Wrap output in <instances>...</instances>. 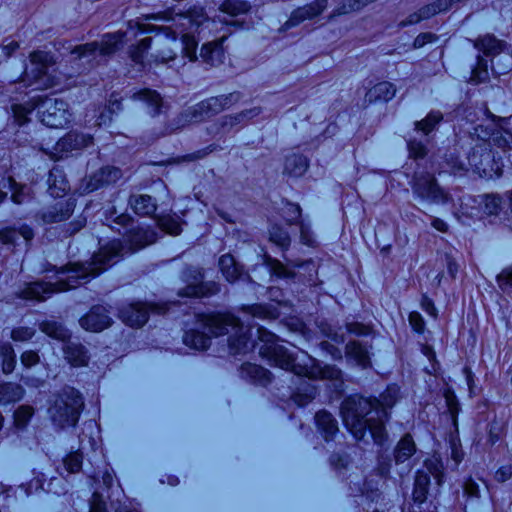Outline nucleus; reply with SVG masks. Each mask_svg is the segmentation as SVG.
Instances as JSON below:
<instances>
[{"instance_id":"24","label":"nucleus","mask_w":512,"mask_h":512,"mask_svg":"<svg viewBox=\"0 0 512 512\" xmlns=\"http://www.w3.org/2000/svg\"><path fill=\"white\" fill-rule=\"evenodd\" d=\"M64 354L72 366L82 367L88 363L87 352L81 344L68 343L64 348Z\"/></svg>"},{"instance_id":"26","label":"nucleus","mask_w":512,"mask_h":512,"mask_svg":"<svg viewBox=\"0 0 512 512\" xmlns=\"http://www.w3.org/2000/svg\"><path fill=\"white\" fill-rule=\"evenodd\" d=\"M220 270L229 282H234L242 275L241 268L236 264L234 257L230 254L221 256L219 260Z\"/></svg>"},{"instance_id":"25","label":"nucleus","mask_w":512,"mask_h":512,"mask_svg":"<svg viewBox=\"0 0 512 512\" xmlns=\"http://www.w3.org/2000/svg\"><path fill=\"white\" fill-rule=\"evenodd\" d=\"M307 168L308 162L303 155L291 154L285 159L284 172L291 176H302Z\"/></svg>"},{"instance_id":"2","label":"nucleus","mask_w":512,"mask_h":512,"mask_svg":"<svg viewBox=\"0 0 512 512\" xmlns=\"http://www.w3.org/2000/svg\"><path fill=\"white\" fill-rule=\"evenodd\" d=\"M199 321L202 328L208 330L211 336L230 334L228 344L233 354L244 353L250 347H254V344L250 343L248 330L241 325L239 319L230 313L201 315ZM257 335L258 342L255 346L258 347L259 354L266 357L275 366L309 379L340 380L341 371L335 366L321 367L315 358L305 352L294 357L285 347L278 344L275 334L262 327L257 329Z\"/></svg>"},{"instance_id":"51","label":"nucleus","mask_w":512,"mask_h":512,"mask_svg":"<svg viewBox=\"0 0 512 512\" xmlns=\"http://www.w3.org/2000/svg\"><path fill=\"white\" fill-rule=\"evenodd\" d=\"M20 359L22 365L26 368H31L38 364L40 361L38 353L31 350L23 352Z\"/></svg>"},{"instance_id":"12","label":"nucleus","mask_w":512,"mask_h":512,"mask_svg":"<svg viewBox=\"0 0 512 512\" xmlns=\"http://www.w3.org/2000/svg\"><path fill=\"white\" fill-rule=\"evenodd\" d=\"M121 177L122 172L119 168L105 166L82 181L79 188L80 193L87 194L93 192L94 190L117 182Z\"/></svg>"},{"instance_id":"13","label":"nucleus","mask_w":512,"mask_h":512,"mask_svg":"<svg viewBox=\"0 0 512 512\" xmlns=\"http://www.w3.org/2000/svg\"><path fill=\"white\" fill-rule=\"evenodd\" d=\"M202 278L203 276L199 269H189L188 272L185 273V281L188 284L181 295L189 297H203L213 295L219 291V287L215 282L203 283Z\"/></svg>"},{"instance_id":"28","label":"nucleus","mask_w":512,"mask_h":512,"mask_svg":"<svg viewBox=\"0 0 512 512\" xmlns=\"http://www.w3.org/2000/svg\"><path fill=\"white\" fill-rule=\"evenodd\" d=\"M346 357L348 361H353L356 365L363 368L370 363L367 350L357 342H350L346 346Z\"/></svg>"},{"instance_id":"16","label":"nucleus","mask_w":512,"mask_h":512,"mask_svg":"<svg viewBox=\"0 0 512 512\" xmlns=\"http://www.w3.org/2000/svg\"><path fill=\"white\" fill-rule=\"evenodd\" d=\"M74 206L72 199L59 200L43 210L41 219L47 224L64 221L71 216Z\"/></svg>"},{"instance_id":"40","label":"nucleus","mask_w":512,"mask_h":512,"mask_svg":"<svg viewBox=\"0 0 512 512\" xmlns=\"http://www.w3.org/2000/svg\"><path fill=\"white\" fill-rule=\"evenodd\" d=\"M0 355L3 358L2 370L5 374H9L15 367V354L10 344H4L0 348Z\"/></svg>"},{"instance_id":"60","label":"nucleus","mask_w":512,"mask_h":512,"mask_svg":"<svg viewBox=\"0 0 512 512\" xmlns=\"http://www.w3.org/2000/svg\"><path fill=\"white\" fill-rule=\"evenodd\" d=\"M436 39L435 35L432 33H422L418 35L414 40V47L421 48L426 43H431Z\"/></svg>"},{"instance_id":"47","label":"nucleus","mask_w":512,"mask_h":512,"mask_svg":"<svg viewBox=\"0 0 512 512\" xmlns=\"http://www.w3.org/2000/svg\"><path fill=\"white\" fill-rule=\"evenodd\" d=\"M316 396V388L313 386H307L304 388V392H296L293 394V401L299 405L304 406L312 401Z\"/></svg>"},{"instance_id":"45","label":"nucleus","mask_w":512,"mask_h":512,"mask_svg":"<svg viewBox=\"0 0 512 512\" xmlns=\"http://www.w3.org/2000/svg\"><path fill=\"white\" fill-rule=\"evenodd\" d=\"M489 78L487 62L481 58L478 59L477 66L473 69L470 80L475 83L485 82Z\"/></svg>"},{"instance_id":"49","label":"nucleus","mask_w":512,"mask_h":512,"mask_svg":"<svg viewBox=\"0 0 512 512\" xmlns=\"http://www.w3.org/2000/svg\"><path fill=\"white\" fill-rule=\"evenodd\" d=\"M35 334V331L32 328L28 327H18L12 330L11 338L15 342H25L30 340Z\"/></svg>"},{"instance_id":"9","label":"nucleus","mask_w":512,"mask_h":512,"mask_svg":"<svg viewBox=\"0 0 512 512\" xmlns=\"http://www.w3.org/2000/svg\"><path fill=\"white\" fill-rule=\"evenodd\" d=\"M412 191L416 197L431 204H444L449 201V195L437 183L430 173L415 174Z\"/></svg>"},{"instance_id":"55","label":"nucleus","mask_w":512,"mask_h":512,"mask_svg":"<svg viewBox=\"0 0 512 512\" xmlns=\"http://www.w3.org/2000/svg\"><path fill=\"white\" fill-rule=\"evenodd\" d=\"M409 323L412 328L417 332H422L424 330V319L418 312H411L409 314Z\"/></svg>"},{"instance_id":"23","label":"nucleus","mask_w":512,"mask_h":512,"mask_svg":"<svg viewBox=\"0 0 512 512\" xmlns=\"http://www.w3.org/2000/svg\"><path fill=\"white\" fill-rule=\"evenodd\" d=\"M24 396V389L16 383L0 384V406H5L21 400Z\"/></svg>"},{"instance_id":"63","label":"nucleus","mask_w":512,"mask_h":512,"mask_svg":"<svg viewBox=\"0 0 512 512\" xmlns=\"http://www.w3.org/2000/svg\"><path fill=\"white\" fill-rule=\"evenodd\" d=\"M431 226L434 229H436L437 231L442 232V233H445L448 231V224L444 220H442L438 217H432Z\"/></svg>"},{"instance_id":"1","label":"nucleus","mask_w":512,"mask_h":512,"mask_svg":"<svg viewBox=\"0 0 512 512\" xmlns=\"http://www.w3.org/2000/svg\"><path fill=\"white\" fill-rule=\"evenodd\" d=\"M250 5L242 0H224L220 5V15L209 18L202 7H192L185 13L173 14L164 11L146 16L148 22L130 21L124 33L107 34L100 43L92 42L77 46L72 54L79 60L91 63L99 56H107L118 50L124 42L136 38L140 34L156 31L154 37H145L132 48L130 56L135 64L142 68L151 67L152 64L168 63L174 60L178 48L177 37L181 36L182 52L189 61L197 60L196 48L199 38L216 34L223 26H240L237 18L249 12Z\"/></svg>"},{"instance_id":"38","label":"nucleus","mask_w":512,"mask_h":512,"mask_svg":"<svg viewBox=\"0 0 512 512\" xmlns=\"http://www.w3.org/2000/svg\"><path fill=\"white\" fill-rule=\"evenodd\" d=\"M443 116L439 111L430 112L425 119L415 123L416 130L428 135L434 130L436 125L442 120Z\"/></svg>"},{"instance_id":"29","label":"nucleus","mask_w":512,"mask_h":512,"mask_svg":"<svg viewBox=\"0 0 512 512\" xmlns=\"http://www.w3.org/2000/svg\"><path fill=\"white\" fill-rule=\"evenodd\" d=\"M34 234L30 227L22 226L18 231L15 229H4L0 231V244H16V239L22 237L25 242L30 241Z\"/></svg>"},{"instance_id":"19","label":"nucleus","mask_w":512,"mask_h":512,"mask_svg":"<svg viewBox=\"0 0 512 512\" xmlns=\"http://www.w3.org/2000/svg\"><path fill=\"white\" fill-rule=\"evenodd\" d=\"M315 421L319 432L326 441L332 440L339 431L337 420L327 411L317 412Z\"/></svg>"},{"instance_id":"64","label":"nucleus","mask_w":512,"mask_h":512,"mask_svg":"<svg viewBox=\"0 0 512 512\" xmlns=\"http://www.w3.org/2000/svg\"><path fill=\"white\" fill-rule=\"evenodd\" d=\"M287 209L291 213V217L288 219L290 223L297 222L301 215V209L298 205L289 204Z\"/></svg>"},{"instance_id":"50","label":"nucleus","mask_w":512,"mask_h":512,"mask_svg":"<svg viewBox=\"0 0 512 512\" xmlns=\"http://www.w3.org/2000/svg\"><path fill=\"white\" fill-rule=\"evenodd\" d=\"M65 468L70 473H76L81 469L82 458L78 453H73L67 456L64 461Z\"/></svg>"},{"instance_id":"48","label":"nucleus","mask_w":512,"mask_h":512,"mask_svg":"<svg viewBox=\"0 0 512 512\" xmlns=\"http://www.w3.org/2000/svg\"><path fill=\"white\" fill-rule=\"evenodd\" d=\"M444 398H445V402H446L448 411L453 418V422H454V424H456L457 414L460 410L457 398H456L454 392L450 388L445 389Z\"/></svg>"},{"instance_id":"56","label":"nucleus","mask_w":512,"mask_h":512,"mask_svg":"<svg viewBox=\"0 0 512 512\" xmlns=\"http://www.w3.org/2000/svg\"><path fill=\"white\" fill-rule=\"evenodd\" d=\"M428 470L433 474L438 484L442 481V472L440 470L441 464L438 460H429L425 463Z\"/></svg>"},{"instance_id":"14","label":"nucleus","mask_w":512,"mask_h":512,"mask_svg":"<svg viewBox=\"0 0 512 512\" xmlns=\"http://www.w3.org/2000/svg\"><path fill=\"white\" fill-rule=\"evenodd\" d=\"M79 322L83 329L99 332L109 327L112 320L105 307L95 306Z\"/></svg>"},{"instance_id":"11","label":"nucleus","mask_w":512,"mask_h":512,"mask_svg":"<svg viewBox=\"0 0 512 512\" xmlns=\"http://www.w3.org/2000/svg\"><path fill=\"white\" fill-rule=\"evenodd\" d=\"M93 144V137L90 134L80 133L71 131L59 141L53 147L52 152L47 154L53 160H60L74 154L79 153L84 148H87Z\"/></svg>"},{"instance_id":"46","label":"nucleus","mask_w":512,"mask_h":512,"mask_svg":"<svg viewBox=\"0 0 512 512\" xmlns=\"http://www.w3.org/2000/svg\"><path fill=\"white\" fill-rule=\"evenodd\" d=\"M270 239L272 242L277 244L282 248H286L289 246L290 237L287 231L279 226H273L270 230Z\"/></svg>"},{"instance_id":"15","label":"nucleus","mask_w":512,"mask_h":512,"mask_svg":"<svg viewBox=\"0 0 512 512\" xmlns=\"http://www.w3.org/2000/svg\"><path fill=\"white\" fill-rule=\"evenodd\" d=\"M227 38L224 33L218 39L204 43L200 49V58L202 61L210 66H217L223 63L225 51L223 43Z\"/></svg>"},{"instance_id":"3","label":"nucleus","mask_w":512,"mask_h":512,"mask_svg":"<svg viewBox=\"0 0 512 512\" xmlns=\"http://www.w3.org/2000/svg\"><path fill=\"white\" fill-rule=\"evenodd\" d=\"M113 222L125 229L133 226L132 218L126 214L116 216ZM125 233L127 246H124L120 240H113L102 246L99 252L93 255L92 261L87 266L83 264L63 266L57 271V280L54 283H30L21 292V297L27 300L44 301L55 292L76 288L116 263L124 254L137 251L154 243L157 239L156 232L149 228L131 227Z\"/></svg>"},{"instance_id":"35","label":"nucleus","mask_w":512,"mask_h":512,"mask_svg":"<svg viewBox=\"0 0 512 512\" xmlns=\"http://www.w3.org/2000/svg\"><path fill=\"white\" fill-rule=\"evenodd\" d=\"M512 69V55L501 52L492 59V72L497 75H504Z\"/></svg>"},{"instance_id":"4","label":"nucleus","mask_w":512,"mask_h":512,"mask_svg":"<svg viewBox=\"0 0 512 512\" xmlns=\"http://www.w3.org/2000/svg\"><path fill=\"white\" fill-rule=\"evenodd\" d=\"M510 118H496L493 115H486L481 123L467 128L472 139L477 138L479 143L475 144L472 152L467 157V163L458 159H451L448 165L452 173L472 168L480 177L488 179L498 178L503 173V163L495 158L489 148L491 144L505 150L512 149V132L509 129Z\"/></svg>"},{"instance_id":"62","label":"nucleus","mask_w":512,"mask_h":512,"mask_svg":"<svg viewBox=\"0 0 512 512\" xmlns=\"http://www.w3.org/2000/svg\"><path fill=\"white\" fill-rule=\"evenodd\" d=\"M421 307L430 316H432V317L437 316V310L434 306V303L428 297L424 296L422 298Z\"/></svg>"},{"instance_id":"10","label":"nucleus","mask_w":512,"mask_h":512,"mask_svg":"<svg viewBox=\"0 0 512 512\" xmlns=\"http://www.w3.org/2000/svg\"><path fill=\"white\" fill-rule=\"evenodd\" d=\"M41 122L51 128H63L70 122L71 113L63 100L45 98L38 105Z\"/></svg>"},{"instance_id":"22","label":"nucleus","mask_w":512,"mask_h":512,"mask_svg":"<svg viewBox=\"0 0 512 512\" xmlns=\"http://www.w3.org/2000/svg\"><path fill=\"white\" fill-rule=\"evenodd\" d=\"M241 373L260 385H267L271 382V373L267 369L252 363H245L241 367Z\"/></svg>"},{"instance_id":"18","label":"nucleus","mask_w":512,"mask_h":512,"mask_svg":"<svg viewBox=\"0 0 512 512\" xmlns=\"http://www.w3.org/2000/svg\"><path fill=\"white\" fill-rule=\"evenodd\" d=\"M327 6L326 0H316L314 3L296 9L286 22L287 27L298 25L300 22L319 15Z\"/></svg>"},{"instance_id":"53","label":"nucleus","mask_w":512,"mask_h":512,"mask_svg":"<svg viewBox=\"0 0 512 512\" xmlns=\"http://www.w3.org/2000/svg\"><path fill=\"white\" fill-rule=\"evenodd\" d=\"M463 488H464V494L466 496L472 497V498L480 497L479 486L474 480H472V479L466 480Z\"/></svg>"},{"instance_id":"7","label":"nucleus","mask_w":512,"mask_h":512,"mask_svg":"<svg viewBox=\"0 0 512 512\" xmlns=\"http://www.w3.org/2000/svg\"><path fill=\"white\" fill-rule=\"evenodd\" d=\"M83 405V398L76 389L70 387L63 389L55 396L49 408L52 422L60 428L75 426Z\"/></svg>"},{"instance_id":"58","label":"nucleus","mask_w":512,"mask_h":512,"mask_svg":"<svg viewBox=\"0 0 512 512\" xmlns=\"http://www.w3.org/2000/svg\"><path fill=\"white\" fill-rule=\"evenodd\" d=\"M248 114H249V117H254L258 114V111L256 109H253L246 113L237 114L234 117H232V116L226 117V121H225L224 125L229 124L230 126H233L236 123H240L244 117L248 116Z\"/></svg>"},{"instance_id":"17","label":"nucleus","mask_w":512,"mask_h":512,"mask_svg":"<svg viewBox=\"0 0 512 512\" xmlns=\"http://www.w3.org/2000/svg\"><path fill=\"white\" fill-rule=\"evenodd\" d=\"M149 308L146 304H131L120 311V318L131 327H141L148 320Z\"/></svg>"},{"instance_id":"5","label":"nucleus","mask_w":512,"mask_h":512,"mask_svg":"<svg viewBox=\"0 0 512 512\" xmlns=\"http://www.w3.org/2000/svg\"><path fill=\"white\" fill-rule=\"evenodd\" d=\"M398 396L399 388L393 385L386 389L380 400L361 396L345 399L341 407L344 424L356 439H364L369 431L375 443L382 444L386 437L387 409L396 403Z\"/></svg>"},{"instance_id":"21","label":"nucleus","mask_w":512,"mask_h":512,"mask_svg":"<svg viewBox=\"0 0 512 512\" xmlns=\"http://www.w3.org/2000/svg\"><path fill=\"white\" fill-rule=\"evenodd\" d=\"M49 193L53 197H62L68 190L69 185L63 172L58 168H53L48 178Z\"/></svg>"},{"instance_id":"61","label":"nucleus","mask_w":512,"mask_h":512,"mask_svg":"<svg viewBox=\"0 0 512 512\" xmlns=\"http://www.w3.org/2000/svg\"><path fill=\"white\" fill-rule=\"evenodd\" d=\"M500 286H512V267L504 269L497 277Z\"/></svg>"},{"instance_id":"20","label":"nucleus","mask_w":512,"mask_h":512,"mask_svg":"<svg viewBox=\"0 0 512 512\" xmlns=\"http://www.w3.org/2000/svg\"><path fill=\"white\" fill-rule=\"evenodd\" d=\"M396 88L394 84L388 81L377 83L371 87L365 95V101L374 103L377 101H389L395 96Z\"/></svg>"},{"instance_id":"31","label":"nucleus","mask_w":512,"mask_h":512,"mask_svg":"<svg viewBox=\"0 0 512 512\" xmlns=\"http://www.w3.org/2000/svg\"><path fill=\"white\" fill-rule=\"evenodd\" d=\"M211 336L197 330L187 331L183 337L186 346L196 349L205 350L209 347Z\"/></svg>"},{"instance_id":"33","label":"nucleus","mask_w":512,"mask_h":512,"mask_svg":"<svg viewBox=\"0 0 512 512\" xmlns=\"http://www.w3.org/2000/svg\"><path fill=\"white\" fill-rule=\"evenodd\" d=\"M133 98L135 100L142 101L151 107L153 112L156 113L162 105L161 96L154 90L142 89L134 93Z\"/></svg>"},{"instance_id":"34","label":"nucleus","mask_w":512,"mask_h":512,"mask_svg":"<svg viewBox=\"0 0 512 512\" xmlns=\"http://www.w3.org/2000/svg\"><path fill=\"white\" fill-rule=\"evenodd\" d=\"M429 482L430 479L427 474L423 472L417 473L413 490V498L415 502L423 503L426 500Z\"/></svg>"},{"instance_id":"8","label":"nucleus","mask_w":512,"mask_h":512,"mask_svg":"<svg viewBox=\"0 0 512 512\" xmlns=\"http://www.w3.org/2000/svg\"><path fill=\"white\" fill-rule=\"evenodd\" d=\"M238 99V93H231L229 95H223L219 97H211L187 109L181 115L179 122H181V126H184L188 123L200 122L205 118L222 111L231 103L238 101Z\"/></svg>"},{"instance_id":"42","label":"nucleus","mask_w":512,"mask_h":512,"mask_svg":"<svg viewBox=\"0 0 512 512\" xmlns=\"http://www.w3.org/2000/svg\"><path fill=\"white\" fill-rule=\"evenodd\" d=\"M34 414V408L29 405L20 406L14 413V423L18 428H24Z\"/></svg>"},{"instance_id":"36","label":"nucleus","mask_w":512,"mask_h":512,"mask_svg":"<svg viewBox=\"0 0 512 512\" xmlns=\"http://www.w3.org/2000/svg\"><path fill=\"white\" fill-rule=\"evenodd\" d=\"M245 310L253 317L260 319H275L280 315V311L273 305H252Z\"/></svg>"},{"instance_id":"6","label":"nucleus","mask_w":512,"mask_h":512,"mask_svg":"<svg viewBox=\"0 0 512 512\" xmlns=\"http://www.w3.org/2000/svg\"><path fill=\"white\" fill-rule=\"evenodd\" d=\"M21 82L33 90H44L58 85L59 78L53 56L42 51L31 53L30 63Z\"/></svg>"},{"instance_id":"59","label":"nucleus","mask_w":512,"mask_h":512,"mask_svg":"<svg viewBox=\"0 0 512 512\" xmlns=\"http://www.w3.org/2000/svg\"><path fill=\"white\" fill-rule=\"evenodd\" d=\"M512 476V467L511 466H503L500 467L495 473V480L497 482L503 483L509 480Z\"/></svg>"},{"instance_id":"27","label":"nucleus","mask_w":512,"mask_h":512,"mask_svg":"<svg viewBox=\"0 0 512 512\" xmlns=\"http://www.w3.org/2000/svg\"><path fill=\"white\" fill-rule=\"evenodd\" d=\"M416 452V445L411 435L406 434L398 442L395 449V462L397 464L406 462Z\"/></svg>"},{"instance_id":"39","label":"nucleus","mask_w":512,"mask_h":512,"mask_svg":"<svg viewBox=\"0 0 512 512\" xmlns=\"http://www.w3.org/2000/svg\"><path fill=\"white\" fill-rule=\"evenodd\" d=\"M158 226L162 231L170 235H178L181 233V224L174 216H163L157 220Z\"/></svg>"},{"instance_id":"32","label":"nucleus","mask_w":512,"mask_h":512,"mask_svg":"<svg viewBox=\"0 0 512 512\" xmlns=\"http://www.w3.org/2000/svg\"><path fill=\"white\" fill-rule=\"evenodd\" d=\"M130 204L135 213L143 216H149L156 210V204L148 195L132 196Z\"/></svg>"},{"instance_id":"54","label":"nucleus","mask_w":512,"mask_h":512,"mask_svg":"<svg viewBox=\"0 0 512 512\" xmlns=\"http://www.w3.org/2000/svg\"><path fill=\"white\" fill-rule=\"evenodd\" d=\"M90 512H107L106 503L101 495L94 493L91 499Z\"/></svg>"},{"instance_id":"41","label":"nucleus","mask_w":512,"mask_h":512,"mask_svg":"<svg viewBox=\"0 0 512 512\" xmlns=\"http://www.w3.org/2000/svg\"><path fill=\"white\" fill-rule=\"evenodd\" d=\"M8 185L12 191V200L16 204H21L30 194V189L25 185H19L11 177L8 178Z\"/></svg>"},{"instance_id":"52","label":"nucleus","mask_w":512,"mask_h":512,"mask_svg":"<svg viewBox=\"0 0 512 512\" xmlns=\"http://www.w3.org/2000/svg\"><path fill=\"white\" fill-rule=\"evenodd\" d=\"M408 148L410 156L415 159L423 158L427 153L426 147L418 141H410Z\"/></svg>"},{"instance_id":"44","label":"nucleus","mask_w":512,"mask_h":512,"mask_svg":"<svg viewBox=\"0 0 512 512\" xmlns=\"http://www.w3.org/2000/svg\"><path fill=\"white\" fill-rule=\"evenodd\" d=\"M482 204L484 208V212L488 215L497 214L502 205V200L497 195H485L482 199Z\"/></svg>"},{"instance_id":"43","label":"nucleus","mask_w":512,"mask_h":512,"mask_svg":"<svg viewBox=\"0 0 512 512\" xmlns=\"http://www.w3.org/2000/svg\"><path fill=\"white\" fill-rule=\"evenodd\" d=\"M36 108L35 104H14L12 106L15 121L19 125H23L28 121V115Z\"/></svg>"},{"instance_id":"30","label":"nucleus","mask_w":512,"mask_h":512,"mask_svg":"<svg viewBox=\"0 0 512 512\" xmlns=\"http://www.w3.org/2000/svg\"><path fill=\"white\" fill-rule=\"evenodd\" d=\"M475 47L487 56L496 57L503 52L504 43L494 36L486 35L475 42Z\"/></svg>"},{"instance_id":"37","label":"nucleus","mask_w":512,"mask_h":512,"mask_svg":"<svg viewBox=\"0 0 512 512\" xmlns=\"http://www.w3.org/2000/svg\"><path fill=\"white\" fill-rule=\"evenodd\" d=\"M41 330L49 337L60 341H66L70 336L62 324L55 321H46L42 323Z\"/></svg>"},{"instance_id":"57","label":"nucleus","mask_w":512,"mask_h":512,"mask_svg":"<svg viewBox=\"0 0 512 512\" xmlns=\"http://www.w3.org/2000/svg\"><path fill=\"white\" fill-rule=\"evenodd\" d=\"M271 270H272L273 274H275L278 277L286 278V277H290L291 276V273L287 269V267H285L281 262H279L277 260L272 262Z\"/></svg>"}]
</instances>
